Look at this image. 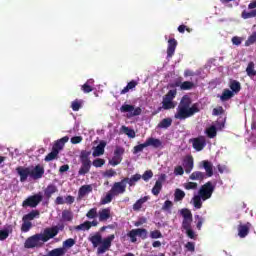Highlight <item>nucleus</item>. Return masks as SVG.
<instances>
[{
    "mask_svg": "<svg viewBox=\"0 0 256 256\" xmlns=\"http://www.w3.org/2000/svg\"><path fill=\"white\" fill-rule=\"evenodd\" d=\"M189 179H191V181H203V179H207V176L205 175V172L194 171L189 176Z\"/></svg>",
    "mask_w": 256,
    "mask_h": 256,
    "instance_id": "nucleus-27",
    "label": "nucleus"
},
{
    "mask_svg": "<svg viewBox=\"0 0 256 256\" xmlns=\"http://www.w3.org/2000/svg\"><path fill=\"white\" fill-rule=\"evenodd\" d=\"M175 49H177V41L175 38H170L168 40V47H167V58L171 59L175 55Z\"/></svg>",
    "mask_w": 256,
    "mask_h": 256,
    "instance_id": "nucleus-18",
    "label": "nucleus"
},
{
    "mask_svg": "<svg viewBox=\"0 0 256 256\" xmlns=\"http://www.w3.org/2000/svg\"><path fill=\"white\" fill-rule=\"evenodd\" d=\"M93 191V187L91 185H83L78 190V197L83 199L85 195H89Z\"/></svg>",
    "mask_w": 256,
    "mask_h": 256,
    "instance_id": "nucleus-23",
    "label": "nucleus"
},
{
    "mask_svg": "<svg viewBox=\"0 0 256 256\" xmlns=\"http://www.w3.org/2000/svg\"><path fill=\"white\" fill-rule=\"evenodd\" d=\"M43 175H45V168L39 164L30 170V177L34 180L42 179Z\"/></svg>",
    "mask_w": 256,
    "mask_h": 256,
    "instance_id": "nucleus-15",
    "label": "nucleus"
},
{
    "mask_svg": "<svg viewBox=\"0 0 256 256\" xmlns=\"http://www.w3.org/2000/svg\"><path fill=\"white\" fill-rule=\"evenodd\" d=\"M117 175V172L114 169L106 170L103 173V177H107L108 179H111V177H115Z\"/></svg>",
    "mask_w": 256,
    "mask_h": 256,
    "instance_id": "nucleus-58",
    "label": "nucleus"
},
{
    "mask_svg": "<svg viewBox=\"0 0 256 256\" xmlns=\"http://www.w3.org/2000/svg\"><path fill=\"white\" fill-rule=\"evenodd\" d=\"M141 179L147 183L150 179H153V171L152 170H146L144 174L141 176Z\"/></svg>",
    "mask_w": 256,
    "mask_h": 256,
    "instance_id": "nucleus-49",
    "label": "nucleus"
},
{
    "mask_svg": "<svg viewBox=\"0 0 256 256\" xmlns=\"http://www.w3.org/2000/svg\"><path fill=\"white\" fill-rule=\"evenodd\" d=\"M91 150H82L79 155L81 167L78 171V175H87L91 171Z\"/></svg>",
    "mask_w": 256,
    "mask_h": 256,
    "instance_id": "nucleus-4",
    "label": "nucleus"
},
{
    "mask_svg": "<svg viewBox=\"0 0 256 256\" xmlns=\"http://www.w3.org/2000/svg\"><path fill=\"white\" fill-rule=\"evenodd\" d=\"M71 108L74 111H79V109H81V102H79V100L73 101L71 104Z\"/></svg>",
    "mask_w": 256,
    "mask_h": 256,
    "instance_id": "nucleus-62",
    "label": "nucleus"
},
{
    "mask_svg": "<svg viewBox=\"0 0 256 256\" xmlns=\"http://www.w3.org/2000/svg\"><path fill=\"white\" fill-rule=\"evenodd\" d=\"M246 73H247L248 77L256 76L255 62L251 61L248 63V66L246 68Z\"/></svg>",
    "mask_w": 256,
    "mask_h": 256,
    "instance_id": "nucleus-32",
    "label": "nucleus"
},
{
    "mask_svg": "<svg viewBox=\"0 0 256 256\" xmlns=\"http://www.w3.org/2000/svg\"><path fill=\"white\" fill-rule=\"evenodd\" d=\"M83 93H91V91H93V86L89 85V84H84L81 87Z\"/></svg>",
    "mask_w": 256,
    "mask_h": 256,
    "instance_id": "nucleus-63",
    "label": "nucleus"
},
{
    "mask_svg": "<svg viewBox=\"0 0 256 256\" xmlns=\"http://www.w3.org/2000/svg\"><path fill=\"white\" fill-rule=\"evenodd\" d=\"M173 207V202L171 200H166L162 206V211H169Z\"/></svg>",
    "mask_w": 256,
    "mask_h": 256,
    "instance_id": "nucleus-59",
    "label": "nucleus"
},
{
    "mask_svg": "<svg viewBox=\"0 0 256 256\" xmlns=\"http://www.w3.org/2000/svg\"><path fill=\"white\" fill-rule=\"evenodd\" d=\"M97 215V208H92L86 213L88 219H95Z\"/></svg>",
    "mask_w": 256,
    "mask_h": 256,
    "instance_id": "nucleus-54",
    "label": "nucleus"
},
{
    "mask_svg": "<svg viewBox=\"0 0 256 256\" xmlns=\"http://www.w3.org/2000/svg\"><path fill=\"white\" fill-rule=\"evenodd\" d=\"M199 167L200 169H204L206 171V177H211L213 175V163H211L209 160L200 162Z\"/></svg>",
    "mask_w": 256,
    "mask_h": 256,
    "instance_id": "nucleus-17",
    "label": "nucleus"
},
{
    "mask_svg": "<svg viewBox=\"0 0 256 256\" xmlns=\"http://www.w3.org/2000/svg\"><path fill=\"white\" fill-rule=\"evenodd\" d=\"M50 239L49 234H47V231L44 229L43 233L34 234L33 236L28 237L24 243V247L25 249L39 248Z\"/></svg>",
    "mask_w": 256,
    "mask_h": 256,
    "instance_id": "nucleus-3",
    "label": "nucleus"
},
{
    "mask_svg": "<svg viewBox=\"0 0 256 256\" xmlns=\"http://www.w3.org/2000/svg\"><path fill=\"white\" fill-rule=\"evenodd\" d=\"M16 172L20 177V182L21 183H25V181H27L28 177H31L29 167L18 166L16 168Z\"/></svg>",
    "mask_w": 256,
    "mask_h": 256,
    "instance_id": "nucleus-13",
    "label": "nucleus"
},
{
    "mask_svg": "<svg viewBox=\"0 0 256 256\" xmlns=\"http://www.w3.org/2000/svg\"><path fill=\"white\" fill-rule=\"evenodd\" d=\"M59 155V152H57V150H53L46 155L44 161L49 162V161H53L54 159H57V156Z\"/></svg>",
    "mask_w": 256,
    "mask_h": 256,
    "instance_id": "nucleus-44",
    "label": "nucleus"
},
{
    "mask_svg": "<svg viewBox=\"0 0 256 256\" xmlns=\"http://www.w3.org/2000/svg\"><path fill=\"white\" fill-rule=\"evenodd\" d=\"M120 111L121 113H128L127 117L129 119H131V117H139V115L143 113V110L141 109V107L135 108V106L131 104H123L120 107Z\"/></svg>",
    "mask_w": 256,
    "mask_h": 256,
    "instance_id": "nucleus-9",
    "label": "nucleus"
},
{
    "mask_svg": "<svg viewBox=\"0 0 256 256\" xmlns=\"http://www.w3.org/2000/svg\"><path fill=\"white\" fill-rule=\"evenodd\" d=\"M185 173V170L183 169V166H176L174 169V175H183Z\"/></svg>",
    "mask_w": 256,
    "mask_h": 256,
    "instance_id": "nucleus-64",
    "label": "nucleus"
},
{
    "mask_svg": "<svg viewBox=\"0 0 256 256\" xmlns=\"http://www.w3.org/2000/svg\"><path fill=\"white\" fill-rule=\"evenodd\" d=\"M161 189H163V184L155 182V185L152 188V195H155V197H157L161 193Z\"/></svg>",
    "mask_w": 256,
    "mask_h": 256,
    "instance_id": "nucleus-43",
    "label": "nucleus"
},
{
    "mask_svg": "<svg viewBox=\"0 0 256 256\" xmlns=\"http://www.w3.org/2000/svg\"><path fill=\"white\" fill-rule=\"evenodd\" d=\"M73 245H75V239L73 238H69V239H66L64 242H63V249H71V247H73Z\"/></svg>",
    "mask_w": 256,
    "mask_h": 256,
    "instance_id": "nucleus-48",
    "label": "nucleus"
},
{
    "mask_svg": "<svg viewBox=\"0 0 256 256\" xmlns=\"http://www.w3.org/2000/svg\"><path fill=\"white\" fill-rule=\"evenodd\" d=\"M193 157L189 156L186 159H184L183 167L185 169V173H191L193 171Z\"/></svg>",
    "mask_w": 256,
    "mask_h": 256,
    "instance_id": "nucleus-25",
    "label": "nucleus"
},
{
    "mask_svg": "<svg viewBox=\"0 0 256 256\" xmlns=\"http://www.w3.org/2000/svg\"><path fill=\"white\" fill-rule=\"evenodd\" d=\"M57 191H59V189H57L55 184H49L46 187V189L44 190V195H45L46 199H49L50 197H53V195H55V193H57Z\"/></svg>",
    "mask_w": 256,
    "mask_h": 256,
    "instance_id": "nucleus-24",
    "label": "nucleus"
},
{
    "mask_svg": "<svg viewBox=\"0 0 256 256\" xmlns=\"http://www.w3.org/2000/svg\"><path fill=\"white\" fill-rule=\"evenodd\" d=\"M203 199L201 195H197L193 197V205L196 209H201L203 207V202L201 201Z\"/></svg>",
    "mask_w": 256,
    "mask_h": 256,
    "instance_id": "nucleus-41",
    "label": "nucleus"
},
{
    "mask_svg": "<svg viewBox=\"0 0 256 256\" xmlns=\"http://www.w3.org/2000/svg\"><path fill=\"white\" fill-rule=\"evenodd\" d=\"M111 219V209L104 208L99 212V221L103 223V221H107Z\"/></svg>",
    "mask_w": 256,
    "mask_h": 256,
    "instance_id": "nucleus-26",
    "label": "nucleus"
},
{
    "mask_svg": "<svg viewBox=\"0 0 256 256\" xmlns=\"http://www.w3.org/2000/svg\"><path fill=\"white\" fill-rule=\"evenodd\" d=\"M183 199H185V192L181 189H176L174 193V200L183 201Z\"/></svg>",
    "mask_w": 256,
    "mask_h": 256,
    "instance_id": "nucleus-39",
    "label": "nucleus"
},
{
    "mask_svg": "<svg viewBox=\"0 0 256 256\" xmlns=\"http://www.w3.org/2000/svg\"><path fill=\"white\" fill-rule=\"evenodd\" d=\"M181 215L184 219H193V214L191 213V210L187 208L181 210Z\"/></svg>",
    "mask_w": 256,
    "mask_h": 256,
    "instance_id": "nucleus-50",
    "label": "nucleus"
},
{
    "mask_svg": "<svg viewBox=\"0 0 256 256\" xmlns=\"http://www.w3.org/2000/svg\"><path fill=\"white\" fill-rule=\"evenodd\" d=\"M242 19H253V17H256V9L247 12L246 10H244L241 14Z\"/></svg>",
    "mask_w": 256,
    "mask_h": 256,
    "instance_id": "nucleus-42",
    "label": "nucleus"
},
{
    "mask_svg": "<svg viewBox=\"0 0 256 256\" xmlns=\"http://www.w3.org/2000/svg\"><path fill=\"white\" fill-rule=\"evenodd\" d=\"M69 141V136H64L61 139L57 140L53 147L52 150L56 151V153H59L60 151H63V147H65V143Z\"/></svg>",
    "mask_w": 256,
    "mask_h": 256,
    "instance_id": "nucleus-20",
    "label": "nucleus"
},
{
    "mask_svg": "<svg viewBox=\"0 0 256 256\" xmlns=\"http://www.w3.org/2000/svg\"><path fill=\"white\" fill-rule=\"evenodd\" d=\"M195 219L197 220V223H196V227L199 231H201V227H203V217L199 216V215H196L195 216Z\"/></svg>",
    "mask_w": 256,
    "mask_h": 256,
    "instance_id": "nucleus-60",
    "label": "nucleus"
},
{
    "mask_svg": "<svg viewBox=\"0 0 256 256\" xmlns=\"http://www.w3.org/2000/svg\"><path fill=\"white\" fill-rule=\"evenodd\" d=\"M114 194L111 192V190L106 194L104 198L101 199L102 205H107L108 203H111L113 201Z\"/></svg>",
    "mask_w": 256,
    "mask_h": 256,
    "instance_id": "nucleus-40",
    "label": "nucleus"
},
{
    "mask_svg": "<svg viewBox=\"0 0 256 256\" xmlns=\"http://www.w3.org/2000/svg\"><path fill=\"white\" fill-rule=\"evenodd\" d=\"M185 249L187 251H190V253H194V251H195V243L194 242H187L185 244Z\"/></svg>",
    "mask_w": 256,
    "mask_h": 256,
    "instance_id": "nucleus-61",
    "label": "nucleus"
},
{
    "mask_svg": "<svg viewBox=\"0 0 256 256\" xmlns=\"http://www.w3.org/2000/svg\"><path fill=\"white\" fill-rule=\"evenodd\" d=\"M177 97V89L169 90L162 100V109L169 110L175 109V103L173 99Z\"/></svg>",
    "mask_w": 256,
    "mask_h": 256,
    "instance_id": "nucleus-8",
    "label": "nucleus"
},
{
    "mask_svg": "<svg viewBox=\"0 0 256 256\" xmlns=\"http://www.w3.org/2000/svg\"><path fill=\"white\" fill-rule=\"evenodd\" d=\"M214 191H215V186L213 185V182L208 181L200 187L198 195H200V197L202 198V201H207V199H211Z\"/></svg>",
    "mask_w": 256,
    "mask_h": 256,
    "instance_id": "nucleus-7",
    "label": "nucleus"
},
{
    "mask_svg": "<svg viewBox=\"0 0 256 256\" xmlns=\"http://www.w3.org/2000/svg\"><path fill=\"white\" fill-rule=\"evenodd\" d=\"M105 147H107V142L100 141V143L94 147V151L92 152L93 157H101V155H104Z\"/></svg>",
    "mask_w": 256,
    "mask_h": 256,
    "instance_id": "nucleus-21",
    "label": "nucleus"
},
{
    "mask_svg": "<svg viewBox=\"0 0 256 256\" xmlns=\"http://www.w3.org/2000/svg\"><path fill=\"white\" fill-rule=\"evenodd\" d=\"M147 229L145 228H137V229H132L127 236L130 238V241L132 243H137V237H141L143 240L147 239Z\"/></svg>",
    "mask_w": 256,
    "mask_h": 256,
    "instance_id": "nucleus-10",
    "label": "nucleus"
},
{
    "mask_svg": "<svg viewBox=\"0 0 256 256\" xmlns=\"http://www.w3.org/2000/svg\"><path fill=\"white\" fill-rule=\"evenodd\" d=\"M9 233H13V226L9 225L6 229L0 230V241H5L9 237Z\"/></svg>",
    "mask_w": 256,
    "mask_h": 256,
    "instance_id": "nucleus-30",
    "label": "nucleus"
},
{
    "mask_svg": "<svg viewBox=\"0 0 256 256\" xmlns=\"http://www.w3.org/2000/svg\"><path fill=\"white\" fill-rule=\"evenodd\" d=\"M193 222V219H183L182 222V228L187 231V229H191V223Z\"/></svg>",
    "mask_w": 256,
    "mask_h": 256,
    "instance_id": "nucleus-56",
    "label": "nucleus"
},
{
    "mask_svg": "<svg viewBox=\"0 0 256 256\" xmlns=\"http://www.w3.org/2000/svg\"><path fill=\"white\" fill-rule=\"evenodd\" d=\"M125 153V148L121 147V146H116L115 150H114V155L116 157H123Z\"/></svg>",
    "mask_w": 256,
    "mask_h": 256,
    "instance_id": "nucleus-55",
    "label": "nucleus"
},
{
    "mask_svg": "<svg viewBox=\"0 0 256 256\" xmlns=\"http://www.w3.org/2000/svg\"><path fill=\"white\" fill-rule=\"evenodd\" d=\"M172 87H180L181 91H191V89H193V87H195V83L191 82V81H184V82H179L176 81Z\"/></svg>",
    "mask_w": 256,
    "mask_h": 256,
    "instance_id": "nucleus-19",
    "label": "nucleus"
},
{
    "mask_svg": "<svg viewBox=\"0 0 256 256\" xmlns=\"http://www.w3.org/2000/svg\"><path fill=\"white\" fill-rule=\"evenodd\" d=\"M235 94L233 93V91L229 90V89H224L220 99L221 101H229V99L233 98Z\"/></svg>",
    "mask_w": 256,
    "mask_h": 256,
    "instance_id": "nucleus-36",
    "label": "nucleus"
},
{
    "mask_svg": "<svg viewBox=\"0 0 256 256\" xmlns=\"http://www.w3.org/2000/svg\"><path fill=\"white\" fill-rule=\"evenodd\" d=\"M124 179H126V183H128L129 187H135V183H137V181H141V174H134L131 178Z\"/></svg>",
    "mask_w": 256,
    "mask_h": 256,
    "instance_id": "nucleus-29",
    "label": "nucleus"
},
{
    "mask_svg": "<svg viewBox=\"0 0 256 256\" xmlns=\"http://www.w3.org/2000/svg\"><path fill=\"white\" fill-rule=\"evenodd\" d=\"M198 185L197 182H187L184 184V188L187 191H191V189H197Z\"/></svg>",
    "mask_w": 256,
    "mask_h": 256,
    "instance_id": "nucleus-57",
    "label": "nucleus"
},
{
    "mask_svg": "<svg viewBox=\"0 0 256 256\" xmlns=\"http://www.w3.org/2000/svg\"><path fill=\"white\" fill-rule=\"evenodd\" d=\"M65 253H67V250L65 248H55L48 252V255L50 256H65Z\"/></svg>",
    "mask_w": 256,
    "mask_h": 256,
    "instance_id": "nucleus-33",
    "label": "nucleus"
},
{
    "mask_svg": "<svg viewBox=\"0 0 256 256\" xmlns=\"http://www.w3.org/2000/svg\"><path fill=\"white\" fill-rule=\"evenodd\" d=\"M253 43H256V32H254L252 35L248 37V39L245 42L246 47H249V45H253Z\"/></svg>",
    "mask_w": 256,
    "mask_h": 256,
    "instance_id": "nucleus-53",
    "label": "nucleus"
},
{
    "mask_svg": "<svg viewBox=\"0 0 256 256\" xmlns=\"http://www.w3.org/2000/svg\"><path fill=\"white\" fill-rule=\"evenodd\" d=\"M43 201V194L41 192L28 196L23 202L22 207L24 209H27V207H30L31 209H35Z\"/></svg>",
    "mask_w": 256,
    "mask_h": 256,
    "instance_id": "nucleus-6",
    "label": "nucleus"
},
{
    "mask_svg": "<svg viewBox=\"0 0 256 256\" xmlns=\"http://www.w3.org/2000/svg\"><path fill=\"white\" fill-rule=\"evenodd\" d=\"M146 147H147V142L134 146L133 154L137 155V153H142L143 149H145Z\"/></svg>",
    "mask_w": 256,
    "mask_h": 256,
    "instance_id": "nucleus-47",
    "label": "nucleus"
},
{
    "mask_svg": "<svg viewBox=\"0 0 256 256\" xmlns=\"http://www.w3.org/2000/svg\"><path fill=\"white\" fill-rule=\"evenodd\" d=\"M147 147H154V149H159L163 147V142L157 138L150 137L146 140Z\"/></svg>",
    "mask_w": 256,
    "mask_h": 256,
    "instance_id": "nucleus-22",
    "label": "nucleus"
},
{
    "mask_svg": "<svg viewBox=\"0 0 256 256\" xmlns=\"http://www.w3.org/2000/svg\"><path fill=\"white\" fill-rule=\"evenodd\" d=\"M76 231H89L91 229V222L85 221L84 223L75 227Z\"/></svg>",
    "mask_w": 256,
    "mask_h": 256,
    "instance_id": "nucleus-38",
    "label": "nucleus"
},
{
    "mask_svg": "<svg viewBox=\"0 0 256 256\" xmlns=\"http://www.w3.org/2000/svg\"><path fill=\"white\" fill-rule=\"evenodd\" d=\"M191 103L192 101L189 96H183L182 99L180 100L174 117L176 119H179V121H185V119H189V117H193V115L201 111L199 103H194L192 105Z\"/></svg>",
    "mask_w": 256,
    "mask_h": 256,
    "instance_id": "nucleus-1",
    "label": "nucleus"
},
{
    "mask_svg": "<svg viewBox=\"0 0 256 256\" xmlns=\"http://www.w3.org/2000/svg\"><path fill=\"white\" fill-rule=\"evenodd\" d=\"M230 89L232 93H239L241 91V83L237 80H232L230 82Z\"/></svg>",
    "mask_w": 256,
    "mask_h": 256,
    "instance_id": "nucleus-35",
    "label": "nucleus"
},
{
    "mask_svg": "<svg viewBox=\"0 0 256 256\" xmlns=\"http://www.w3.org/2000/svg\"><path fill=\"white\" fill-rule=\"evenodd\" d=\"M151 239H163V234L159 230H154L150 232Z\"/></svg>",
    "mask_w": 256,
    "mask_h": 256,
    "instance_id": "nucleus-52",
    "label": "nucleus"
},
{
    "mask_svg": "<svg viewBox=\"0 0 256 256\" xmlns=\"http://www.w3.org/2000/svg\"><path fill=\"white\" fill-rule=\"evenodd\" d=\"M173 123V119L171 118H164L162 121L158 124V129H169Z\"/></svg>",
    "mask_w": 256,
    "mask_h": 256,
    "instance_id": "nucleus-31",
    "label": "nucleus"
},
{
    "mask_svg": "<svg viewBox=\"0 0 256 256\" xmlns=\"http://www.w3.org/2000/svg\"><path fill=\"white\" fill-rule=\"evenodd\" d=\"M206 145L207 142L205 141V137L203 136L192 139V147L193 149H195V151H203Z\"/></svg>",
    "mask_w": 256,
    "mask_h": 256,
    "instance_id": "nucleus-14",
    "label": "nucleus"
},
{
    "mask_svg": "<svg viewBox=\"0 0 256 256\" xmlns=\"http://www.w3.org/2000/svg\"><path fill=\"white\" fill-rule=\"evenodd\" d=\"M92 165L93 167H96V168L103 167V165H105V159L97 158L93 160Z\"/></svg>",
    "mask_w": 256,
    "mask_h": 256,
    "instance_id": "nucleus-51",
    "label": "nucleus"
},
{
    "mask_svg": "<svg viewBox=\"0 0 256 256\" xmlns=\"http://www.w3.org/2000/svg\"><path fill=\"white\" fill-rule=\"evenodd\" d=\"M206 135L209 137V139H215L217 137V127L210 126L206 129Z\"/></svg>",
    "mask_w": 256,
    "mask_h": 256,
    "instance_id": "nucleus-37",
    "label": "nucleus"
},
{
    "mask_svg": "<svg viewBox=\"0 0 256 256\" xmlns=\"http://www.w3.org/2000/svg\"><path fill=\"white\" fill-rule=\"evenodd\" d=\"M65 229V225L58 224L57 226H53L51 228H46L45 231L50 239H53L59 235V231H63Z\"/></svg>",
    "mask_w": 256,
    "mask_h": 256,
    "instance_id": "nucleus-16",
    "label": "nucleus"
},
{
    "mask_svg": "<svg viewBox=\"0 0 256 256\" xmlns=\"http://www.w3.org/2000/svg\"><path fill=\"white\" fill-rule=\"evenodd\" d=\"M62 220L65 222L73 221V212L71 210H63L62 211Z\"/></svg>",
    "mask_w": 256,
    "mask_h": 256,
    "instance_id": "nucleus-34",
    "label": "nucleus"
},
{
    "mask_svg": "<svg viewBox=\"0 0 256 256\" xmlns=\"http://www.w3.org/2000/svg\"><path fill=\"white\" fill-rule=\"evenodd\" d=\"M41 213L39 210H32L28 214H25L22 217V225H21V231L22 233H29L31 229L33 228V223L35 219H39Z\"/></svg>",
    "mask_w": 256,
    "mask_h": 256,
    "instance_id": "nucleus-5",
    "label": "nucleus"
},
{
    "mask_svg": "<svg viewBox=\"0 0 256 256\" xmlns=\"http://www.w3.org/2000/svg\"><path fill=\"white\" fill-rule=\"evenodd\" d=\"M123 161V157L119 156H113L111 160H109V165H112V167H117Z\"/></svg>",
    "mask_w": 256,
    "mask_h": 256,
    "instance_id": "nucleus-45",
    "label": "nucleus"
},
{
    "mask_svg": "<svg viewBox=\"0 0 256 256\" xmlns=\"http://www.w3.org/2000/svg\"><path fill=\"white\" fill-rule=\"evenodd\" d=\"M126 189L127 179H122L120 182H115L110 191L115 197H117V195H122L123 193H125Z\"/></svg>",
    "mask_w": 256,
    "mask_h": 256,
    "instance_id": "nucleus-11",
    "label": "nucleus"
},
{
    "mask_svg": "<svg viewBox=\"0 0 256 256\" xmlns=\"http://www.w3.org/2000/svg\"><path fill=\"white\" fill-rule=\"evenodd\" d=\"M115 239V235L111 234L108 237L103 239L100 233L94 234L92 237L89 238V241L92 243L93 247L97 248V255H104L107 253L109 249H111V245Z\"/></svg>",
    "mask_w": 256,
    "mask_h": 256,
    "instance_id": "nucleus-2",
    "label": "nucleus"
},
{
    "mask_svg": "<svg viewBox=\"0 0 256 256\" xmlns=\"http://www.w3.org/2000/svg\"><path fill=\"white\" fill-rule=\"evenodd\" d=\"M149 201V196H144L136 201V203L133 204V211H141V207H143L144 203H147Z\"/></svg>",
    "mask_w": 256,
    "mask_h": 256,
    "instance_id": "nucleus-28",
    "label": "nucleus"
},
{
    "mask_svg": "<svg viewBox=\"0 0 256 256\" xmlns=\"http://www.w3.org/2000/svg\"><path fill=\"white\" fill-rule=\"evenodd\" d=\"M122 129L125 133V135H127L128 137H130V139H135V130L130 129L127 126H122Z\"/></svg>",
    "mask_w": 256,
    "mask_h": 256,
    "instance_id": "nucleus-46",
    "label": "nucleus"
},
{
    "mask_svg": "<svg viewBox=\"0 0 256 256\" xmlns=\"http://www.w3.org/2000/svg\"><path fill=\"white\" fill-rule=\"evenodd\" d=\"M238 231V237L240 239H245L247 235H249V231H251V223L247 222L246 224H243L240 222V224L237 226Z\"/></svg>",
    "mask_w": 256,
    "mask_h": 256,
    "instance_id": "nucleus-12",
    "label": "nucleus"
}]
</instances>
